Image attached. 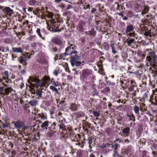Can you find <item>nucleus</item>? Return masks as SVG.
<instances>
[{"label":"nucleus","instance_id":"nucleus-1","mask_svg":"<svg viewBox=\"0 0 157 157\" xmlns=\"http://www.w3.org/2000/svg\"><path fill=\"white\" fill-rule=\"evenodd\" d=\"M93 76V73L92 70L85 69L82 71L80 78L83 83L88 84L91 81Z\"/></svg>","mask_w":157,"mask_h":157},{"label":"nucleus","instance_id":"nucleus-2","mask_svg":"<svg viewBox=\"0 0 157 157\" xmlns=\"http://www.w3.org/2000/svg\"><path fill=\"white\" fill-rule=\"evenodd\" d=\"M146 50L148 51L146 58L147 61V63H149L151 67H155L156 66V61L157 57L154 51H152L151 49H147Z\"/></svg>","mask_w":157,"mask_h":157},{"label":"nucleus","instance_id":"nucleus-3","mask_svg":"<svg viewBox=\"0 0 157 157\" xmlns=\"http://www.w3.org/2000/svg\"><path fill=\"white\" fill-rule=\"evenodd\" d=\"M61 21H59L57 19H52L50 23H47V28H48V29L52 32H60L61 31V29L59 28Z\"/></svg>","mask_w":157,"mask_h":157},{"label":"nucleus","instance_id":"nucleus-4","mask_svg":"<svg viewBox=\"0 0 157 157\" xmlns=\"http://www.w3.org/2000/svg\"><path fill=\"white\" fill-rule=\"evenodd\" d=\"M57 125L59 127V131L64 132L66 131L67 132V131L71 132L72 131V129L71 127H67L65 124V121L63 120H59L57 121Z\"/></svg>","mask_w":157,"mask_h":157},{"label":"nucleus","instance_id":"nucleus-5","mask_svg":"<svg viewBox=\"0 0 157 157\" xmlns=\"http://www.w3.org/2000/svg\"><path fill=\"white\" fill-rule=\"evenodd\" d=\"M0 12L6 17H11L14 14L13 11L9 7L0 6Z\"/></svg>","mask_w":157,"mask_h":157},{"label":"nucleus","instance_id":"nucleus-6","mask_svg":"<svg viewBox=\"0 0 157 157\" xmlns=\"http://www.w3.org/2000/svg\"><path fill=\"white\" fill-rule=\"evenodd\" d=\"M31 81V83H29L32 85L33 87L38 88L42 87L43 86L42 80H40L36 76H30L29 82Z\"/></svg>","mask_w":157,"mask_h":157},{"label":"nucleus","instance_id":"nucleus-7","mask_svg":"<svg viewBox=\"0 0 157 157\" xmlns=\"http://www.w3.org/2000/svg\"><path fill=\"white\" fill-rule=\"evenodd\" d=\"M80 59V57L77 55L72 56L70 58V61L71 66L73 67L79 66L82 64V62L79 60Z\"/></svg>","mask_w":157,"mask_h":157},{"label":"nucleus","instance_id":"nucleus-8","mask_svg":"<svg viewBox=\"0 0 157 157\" xmlns=\"http://www.w3.org/2000/svg\"><path fill=\"white\" fill-rule=\"evenodd\" d=\"M144 34L145 36L151 37L152 35H154V32L155 30L154 27L148 25L144 26Z\"/></svg>","mask_w":157,"mask_h":157},{"label":"nucleus","instance_id":"nucleus-9","mask_svg":"<svg viewBox=\"0 0 157 157\" xmlns=\"http://www.w3.org/2000/svg\"><path fill=\"white\" fill-rule=\"evenodd\" d=\"M27 54V55L23 54L21 56L18 58V59L20 63L22 64L23 66L25 67L27 65V61L30 58V56H28Z\"/></svg>","mask_w":157,"mask_h":157},{"label":"nucleus","instance_id":"nucleus-10","mask_svg":"<svg viewBox=\"0 0 157 157\" xmlns=\"http://www.w3.org/2000/svg\"><path fill=\"white\" fill-rule=\"evenodd\" d=\"M76 138H74L72 140L74 142H77L75 143V145L78 146L79 147L81 148L83 147L85 142L83 141H82L81 135L78 134L77 136H75Z\"/></svg>","mask_w":157,"mask_h":157},{"label":"nucleus","instance_id":"nucleus-11","mask_svg":"<svg viewBox=\"0 0 157 157\" xmlns=\"http://www.w3.org/2000/svg\"><path fill=\"white\" fill-rule=\"evenodd\" d=\"M70 46L67 47L65 49V52L67 53V55H71L73 54H76L77 52L76 51H74V49L75 47V45L73 44H70Z\"/></svg>","mask_w":157,"mask_h":157},{"label":"nucleus","instance_id":"nucleus-12","mask_svg":"<svg viewBox=\"0 0 157 157\" xmlns=\"http://www.w3.org/2000/svg\"><path fill=\"white\" fill-rule=\"evenodd\" d=\"M12 123L14 124L15 128L18 129L24 128L25 126L24 123L21 121L18 120L16 121H13Z\"/></svg>","mask_w":157,"mask_h":157},{"label":"nucleus","instance_id":"nucleus-13","mask_svg":"<svg viewBox=\"0 0 157 157\" xmlns=\"http://www.w3.org/2000/svg\"><path fill=\"white\" fill-rule=\"evenodd\" d=\"M46 30L42 28L40 29V28H37L36 32L39 37L41 38L43 40H44L45 37L43 36V35L46 33Z\"/></svg>","mask_w":157,"mask_h":157},{"label":"nucleus","instance_id":"nucleus-14","mask_svg":"<svg viewBox=\"0 0 157 157\" xmlns=\"http://www.w3.org/2000/svg\"><path fill=\"white\" fill-rule=\"evenodd\" d=\"M3 80L5 81V82L8 83L9 82V72L7 71H5L4 72H2L0 74Z\"/></svg>","mask_w":157,"mask_h":157},{"label":"nucleus","instance_id":"nucleus-15","mask_svg":"<svg viewBox=\"0 0 157 157\" xmlns=\"http://www.w3.org/2000/svg\"><path fill=\"white\" fill-rule=\"evenodd\" d=\"M4 95L6 96H9L10 94H13V92H14V93L15 92V90H14L11 87H8L4 89Z\"/></svg>","mask_w":157,"mask_h":157},{"label":"nucleus","instance_id":"nucleus-16","mask_svg":"<svg viewBox=\"0 0 157 157\" xmlns=\"http://www.w3.org/2000/svg\"><path fill=\"white\" fill-rule=\"evenodd\" d=\"M134 30V27L132 24H128L126 26L125 33H129L132 32Z\"/></svg>","mask_w":157,"mask_h":157},{"label":"nucleus","instance_id":"nucleus-17","mask_svg":"<svg viewBox=\"0 0 157 157\" xmlns=\"http://www.w3.org/2000/svg\"><path fill=\"white\" fill-rule=\"evenodd\" d=\"M86 24V23L83 21H81L78 24L77 28L78 30L80 32H82L84 30V27Z\"/></svg>","mask_w":157,"mask_h":157},{"label":"nucleus","instance_id":"nucleus-18","mask_svg":"<svg viewBox=\"0 0 157 157\" xmlns=\"http://www.w3.org/2000/svg\"><path fill=\"white\" fill-rule=\"evenodd\" d=\"M96 34V31L94 28H91L90 31L86 32V34L88 35H90L93 37L95 36Z\"/></svg>","mask_w":157,"mask_h":157},{"label":"nucleus","instance_id":"nucleus-19","mask_svg":"<svg viewBox=\"0 0 157 157\" xmlns=\"http://www.w3.org/2000/svg\"><path fill=\"white\" fill-rule=\"evenodd\" d=\"M133 109L135 113L136 114V115L138 117V119H139L140 117L139 113V107L136 105H135L133 107Z\"/></svg>","mask_w":157,"mask_h":157},{"label":"nucleus","instance_id":"nucleus-20","mask_svg":"<svg viewBox=\"0 0 157 157\" xmlns=\"http://www.w3.org/2000/svg\"><path fill=\"white\" fill-rule=\"evenodd\" d=\"M69 109L73 112L76 111L78 110V105L74 103H71L70 105Z\"/></svg>","mask_w":157,"mask_h":157},{"label":"nucleus","instance_id":"nucleus-21","mask_svg":"<svg viewBox=\"0 0 157 157\" xmlns=\"http://www.w3.org/2000/svg\"><path fill=\"white\" fill-rule=\"evenodd\" d=\"M69 136V134H67L66 132H65V133H62L59 137L60 139L62 141L65 142L66 140L68 138Z\"/></svg>","mask_w":157,"mask_h":157},{"label":"nucleus","instance_id":"nucleus-22","mask_svg":"<svg viewBox=\"0 0 157 157\" xmlns=\"http://www.w3.org/2000/svg\"><path fill=\"white\" fill-rule=\"evenodd\" d=\"M51 124V122L48 121L44 122L41 124V127L43 128L47 129L48 126Z\"/></svg>","mask_w":157,"mask_h":157},{"label":"nucleus","instance_id":"nucleus-23","mask_svg":"<svg viewBox=\"0 0 157 157\" xmlns=\"http://www.w3.org/2000/svg\"><path fill=\"white\" fill-rule=\"evenodd\" d=\"M41 87H39L37 88H36V90L35 91V93L36 94V95L40 97L41 96L42 93Z\"/></svg>","mask_w":157,"mask_h":157},{"label":"nucleus","instance_id":"nucleus-24","mask_svg":"<svg viewBox=\"0 0 157 157\" xmlns=\"http://www.w3.org/2000/svg\"><path fill=\"white\" fill-rule=\"evenodd\" d=\"M136 4L137 8L140 9V8H143L144 6V3L140 0L137 1L136 2Z\"/></svg>","mask_w":157,"mask_h":157},{"label":"nucleus","instance_id":"nucleus-25","mask_svg":"<svg viewBox=\"0 0 157 157\" xmlns=\"http://www.w3.org/2000/svg\"><path fill=\"white\" fill-rule=\"evenodd\" d=\"M112 145L113 146L112 147V151H114L116 150H117L119 149V148L120 147V144L115 142L112 143Z\"/></svg>","mask_w":157,"mask_h":157},{"label":"nucleus","instance_id":"nucleus-26","mask_svg":"<svg viewBox=\"0 0 157 157\" xmlns=\"http://www.w3.org/2000/svg\"><path fill=\"white\" fill-rule=\"evenodd\" d=\"M52 42L58 45H60L62 43V41L59 38H55L52 40Z\"/></svg>","mask_w":157,"mask_h":157},{"label":"nucleus","instance_id":"nucleus-27","mask_svg":"<svg viewBox=\"0 0 157 157\" xmlns=\"http://www.w3.org/2000/svg\"><path fill=\"white\" fill-rule=\"evenodd\" d=\"M82 127L84 130L87 131L88 129L90 128V124L89 123L86 122L85 123H83Z\"/></svg>","mask_w":157,"mask_h":157},{"label":"nucleus","instance_id":"nucleus-28","mask_svg":"<svg viewBox=\"0 0 157 157\" xmlns=\"http://www.w3.org/2000/svg\"><path fill=\"white\" fill-rule=\"evenodd\" d=\"M113 145H112V143H107L105 144L104 146V147L106 148L107 150H108L109 151H112V147Z\"/></svg>","mask_w":157,"mask_h":157},{"label":"nucleus","instance_id":"nucleus-29","mask_svg":"<svg viewBox=\"0 0 157 157\" xmlns=\"http://www.w3.org/2000/svg\"><path fill=\"white\" fill-rule=\"evenodd\" d=\"M142 8H143V10L141 12V14L144 15L148 13L149 9L148 6H144Z\"/></svg>","mask_w":157,"mask_h":157},{"label":"nucleus","instance_id":"nucleus-30","mask_svg":"<svg viewBox=\"0 0 157 157\" xmlns=\"http://www.w3.org/2000/svg\"><path fill=\"white\" fill-rule=\"evenodd\" d=\"M130 128L127 127L124 128L123 130V132L125 134V136H128L129 134Z\"/></svg>","mask_w":157,"mask_h":157},{"label":"nucleus","instance_id":"nucleus-31","mask_svg":"<svg viewBox=\"0 0 157 157\" xmlns=\"http://www.w3.org/2000/svg\"><path fill=\"white\" fill-rule=\"evenodd\" d=\"M29 104L33 106H36L38 104V101L35 99H33L30 101Z\"/></svg>","mask_w":157,"mask_h":157},{"label":"nucleus","instance_id":"nucleus-32","mask_svg":"<svg viewBox=\"0 0 157 157\" xmlns=\"http://www.w3.org/2000/svg\"><path fill=\"white\" fill-rule=\"evenodd\" d=\"M102 46L104 49L107 51L110 49V46L107 42H105L103 43Z\"/></svg>","mask_w":157,"mask_h":157},{"label":"nucleus","instance_id":"nucleus-33","mask_svg":"<svg viewBox=\"0 0 157 157\" xmlns=\"http://www.w3.org/2000/svg\"><path fill=\"white\" fill-rule=\"evenodd\" d=\"M56 125V123L55 122H53L52 123L51 122L50 126L48 127L49 130H50L52 129L53 130H55Z\"/></svg>","mask_w":157,"mask_h":157},{"label":"nucleus","instance_id":"nucleus-34","mask_svg":"<svg viewBox=\"0 0 157 157\" xmlns=\"http://www.w3.org/2000/svg\"><path fill=\"white\" fill-rule=\"evenodd\" d=\"M21 141L23 143H24L25 144H28L29 143V141H30V140L29 139H27L26 138H25L24 136H23L21 138Z\"/></svg>","mask_w":157,"mask_h":157},{"label":"nucleus","instance_id":"nucleus-35","mask_svg":"<svg viewBox=\"0 0 157 157\" xmlns=\"http://www.w3.org/2000/svg\"><path fill=\"white\" fill-rule=\"evenodd\" d=\"M45 15L47 17H48L49 18H51V19L50 20V21H51L52 19H54L53 18V13L52 12H47Z\"/></svg>","mask_w":157,"mask_h":157},{"label":"nucleus","instance_id":"nucleus-36","mask_svg":"<svg viewBox=\"0 0 157 157\" xmlns=\"http://www.w3.org/2000/svg\"><path fill=\"white\" fill-rule=\"evenodd\" d=\"M12 50L14 52L20 53L21 52V49L20 47L13 48Z\"/></svg>","mask_w":157,"mask_h":157},{"label":"nucleus","instance_id":"nucleus-37","mask_svg":"<svg viewBox=\"0 0 157 157\" xmlns=\"http://www.w3.org/2000/svg\"><path fill=\"white\" fill-rule=\"evenodd\" d=\"M126 15L128 17H132L134 16L133 13L131 11H127L126 13Z\"/></svg>","mask_w":157,"mask_h":157},{"label":"nucleus","instance_id":"nucleus-38","mask_svg":"<svg viewBox=\"0 0 157 157\" xmlns=\"http://www.w3.org/2000/svg\"><path fill=\"white\" fill-rule=\"evenodd\" d=\"M29 4L31 6H35L37 4V1L36 0H30L29 1Z\"/></svg>","mask_w":157,"mask_h":157},{"label":"nucleus","instance_id":"nucleus-39","mask_svg":"<svg viewBox=\"0 0 157 157\" xmlns=\"http://www.w3.org/2000/svg\"><path fill=\"white\" fill-rule=\"evenodd\" d=\"M127 116L129 117V121H135V117L133 114H132L130 115L127 114Z\"/></svg>","mask_w":157,"mask_h":157},{"label":"nucleus","instance_id":"nucleus-40","mask_svg":"<svg viewBox=\"0 0 157 157\" xmlns=\"http://www.w3.org/2000/svg\"><path fill=\"white\" fill-rule=\"evenodd\" d=\"M93 139L94 138L93 137H89L88 138V144L89 145V147H90V148H91V145L92 144V143L93 142Z\"/></svg>","mask_w":157,"mask_h":157},{"label":"nucleus","instance_id":"nucleus-41","mask_svg":"<svg viewBox=\"0 0 157 157\" xmlns=\"http://www.w3.org/2000/svg\"><path fill=\"white\" fill-rule=\"evenodd\" d=\"M39 116L42 120L45 119L47 118V116L46 115H45L43 113H39Z\"/></svg>","mask_w":157,"mask_h":157},{"label":"nucleus","instance_id":"nucleus-42","mask_svg":"<svg viewBox=\"0 0 157 157\" xmlns=\"http://www.w3.org/2000/svg\"><path fill=\"white\" fill-rule=\"evenodd\" d=\"M110 46L111 47L113 53L114 54L117 53V52L115 50L114 44H113L112 43L110 44Z\"/></svg>","mask_w":157,"mask_h":157},{"label":"nucleus","instance_id":"nucleus-43","mask_svg":"<svg viewBox=\"0 0 157 157\" xmlns=\"http://www.w3.org/2000/svg\"><path fill=\"white\" fill-rule=\"evenodd\" d=\"M50 88L51 90H52L53 91H54L55 92L56 94H59V92L58 91L56 88L55 86H50Z\"/></svg>","mask_w":157,"mask_h":157},{"label":"nucleus","instance_id":"nucleus-44","mask_svg":"<svg viewBox=\"0 0 157 157\" xmlns=\"http://www.w3.org/2000/svg\"><path fill=\"white\" fill-rule=\"evenodd\" d=\"M83 9L84 10H86L87 9L90 10V6L89 4H87L86 3H85L83 7Z\"/></svg>","mask_w":157,"mask_h":157},{"label":"nucleus","instance_id":"nucleus-45","mask_svg":"<svg viewBox=\"0 0 157 157\" xmlns=\"http://www.w3.org/2000/svg\"><path fill=\"white\" fill-rule=\"evenodd\" d=\"M135 40V39H131L128 40V39L127 40V43L128 45H131L132 43H133Z\"/></svg>","mask_w":157,"mask_h":157},{"label":"nucleus","instance_id":"nucleus-46","mask_svg":"<svg viewBox=\"0 0 157 157\" xmlns=\"http://www.w3.org/2000/svg\"><path fill=\"white\" fill-rule=\"evenodd\" d=\"M134 73L135 74L140 76H141V75H142V72L140 70H137L134 72Z\"/></svg>","mask_w":157,"mask_h":157},{"label":"nucleus","instance_id":"nucleus-47","mask_svg":"<svg viewBox=\"0 0 157 157\" xmlns=\"http://www.w3.org/2000/svg\"><path fill=\"white\" fill-rule=\"evenodd\" d=\"M0 121L2 123V127L3 128L5 129L9 127V124L8 123H3L1 122V120H0Z\"/></svg>","mask_w":157,"mask_h":157},{"label":"nucleus","instance_id":"nucleus-48","mask_svg":"<svg viewBox=\"0 0 157 157\" xmlns=\"http://www.w3.org/2000/svg\"><path fill=\"white\" fill-rule=\"evenodd\" d=\"M118 6L117 11L119 10V11H121V10H123L124 5L122 4L120 5L119 4Z\"/></svg>","mask_w":157,"mask_h":157},{"label":"nucleus","instance_id":"nucleus-49","mask_svg":"<svg viewBox=\"0 0 157 157\" xmlns=\"http://www.w3.org/2000/svg\"><path fill=\"white\" fill-rule=\"evenodd\" d=\"M130 37H134L135 36V32H131L130 33H126Z\"/></svg>","mask_w":157,"mask_h":157},{"label":"nucleus","instance_id":"nucleus-50","mask_svg":"<svg viewBox=\"0 0 157 157\" xmlns=\"http://www.w3.org/2000/svg\"><path fill=\"white\" fill-rule=\"evenodd\" d=\"M44 80L46 82H48L50 81V78L49 77L45 76L44 78Z\"/></svg>","mask_w":157,"mask_h":157},{"label":"nucleus","instance_id":"nucleus-51","mask_svg":"<svg viewBox=\"0 0 157 157\" xmlns=\"http://www.w3.org/2000/svg\"><path fill=\"white\" fill-rule=\"evenodd\" d=\"M114 154L113 155V157H117L119 156V155L118 153V150H116L113 151Z\"/></svg>","mask_w":157,"mask_h":157},{"label":"nucleus","instance_id":"nucleus-52","mask_svg":"<svg viewBox=\"0 0 157 157\" xmlns=\"http://www.w3.org/2000/svg\"><path fill=\"white\" fill-rule=\"evenodd\" d=\"M119 5V3H118V2H115L114 3V4H113V7L114 8V9H115V10H117V7H118V5Z\"/></svg>","mask_w":157,"mask_h":157},{"label":"nucleus","instance_id":"nucleus-53","mask_svg":"<svg viewBox=\"0 0 157 157\" xmlns=\"http://www.w3.org/2000/svg\"><path fill=\"white\" fill-rule=\"evenodd\" d=\"M55 132V131H54L53 130H50V132H48V135L50 137L52 136L54 134V133Z\"/></svg>","mask_w":157,"mask_h":157},{"label":"nucleus","instance_id":"nucleus-54","mask_svg":"<svg viewBox=\"0 0 157 157\" xmlns=\"http://www.w3.org/2000/svg\"><path fill=\"white\" fill-rule=\"evenodd\" d=\"M51 82V83L52 84V85L55 86H57L58 85L56 84L55 81H54V79L53 78H52L51 80H50Z\"/></svg>","mask_w":157,"mask_h":157},{"label":"nucleus","instance_id":"nucleus-55","mask_svg":"<svg viewBox=\"0 0 157 157\" xmlns=\"http://www.w3.org/2000/svg\"><path fill=\"white\" fill-rule=\"evenodd\" d=\"M93 114L94 116L98 117L100 116V113L97 111H94L93 112Z\"/></svg>","mask_w":157,"mask_h":157},{"label":"nucleus","instance_id":"nucleus-56","mask_svg":"<svg viewBox=\"0 0 157 157\" xmlns=\"http://www.w3.org/2000/svg\"><path fill=\"white\" fill-rule=\"evenodd\" d=\"M36 36L34 35L31 36L29 38V40L31 41H34L36 40Z\"/></svg>","mask_w":157,"mask_h":157},{"label":"nucleus","instance_id":"nucleus-57","mask_svg":"<svg viewBox=\"0 0 157 157\" xmlns=\"http://www.w3.org/2000/svg\"><path fill=\"white\" fill-rule=\"evenodd\" d=\"M29 21L27 20H26L23 23V26L24 27H26Z\"/></svg>","mask_w":157,"mask_h":157},{"label":"nucleus","instance_id":"nucleus-58","mask_svg":"<svg viewBox=\"0 0 157 157\" xmlns=\"http://www.w3.org/2000/svg\"><path fill=\"white\" fill-rule=\"evenodd\" d=\"M59 70H58L55 69L54 70L53 72L54 75L56 76H57L59 74Z\"/></svg>","mask_w":157,"mask_h":157},{"label":"nucleus","instance_id":"nucleus-59","mask_svg":"<svg viewBox=\"0 0 157 157\" xmlns=\"http://www.w3.org/2000/svg\"><path fill=\"white\" fill-rule=\"evenodd\" d=\"M142 156L143 157H146L147 151H143L142 152Z\"/></svg>","mask_w":157,"mask_h":157},{"label":"nucleus","instance_id":"nucleus-60","mask_svg":"<svg viewBox=\"0 0 157 157\" xmlns=\"http://www.w3.org/2000/svg\"><path fill=\"white\" fill-rule=\"evenodd\" d=\"M67 53H66V52H65L64 53H61L60 54V58H63V57L65 56H67Z\"/></svg>","mask_w":157,"mask_h":157},{"label":"nucleus","instance_id":"nucleus-61","mask_svg":"<svg viewBox=\"0 0 157 157\" xmlns=\"http://www.w3.org/2000/svg\"><path fill=\"white\" fill-rule=\"evenodd\" d=\"M4 87L3 86L0 87V95H1V94H4V93H2V91L4 90Z\"/></svg>","mask_w":157,"mask_h":157},{"label":"nucleus","instance_id":"nucleus-62","mask_svg":"<svg viewBox=\"0 0 157 157\" xmlns=\"http://www.w3.org/2000/svg\"><path fill=\"white\" fill-rule=\"evenodd\" d=\"M124 11H122L121 12L118 13V14L119 16H121L122 17H124Z\"/></svg>","mask_w":157,"mask_h":157},{"label":"nucleus","instance_id":"nucleus-63","mask_svg":"<svg viewBox=\"0 0 157 157\" xmlns=\"http://www.w3.org/2000/svg\"><path fill=\"white\" fill-rule=\"evenodd\" d=\"M105 58H104L103 56H101L100 58V63H102V62L105 60Z\"/></svg>","mask_w":157,"mask_h":157},{"label":"nucleus","instance_id":"nucleus-64","mask_svg":"<svg viewBox=\"0 0 157 157\" xmlns=\"http://www.w3.org/2000/svg\"><path fill=\"white\" fill-rule=\"evenodd\" d=\"M106 83L107 84V85H113V83L112 82L108 80L107 81L106 80Z\"/></svg>","mask_w":157,"mask_h":157}]
</instances>
